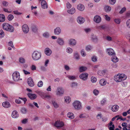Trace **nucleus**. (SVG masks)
Listing matches in <instances>:
<instances>
[{
    "instance_id": "1",
    "label": "nucleus",
    "mask_w": 130,
    "mask_h": 130,
    "mask_svg": "<svg viewBox=\"0 0 130 130\" xmlns=\"http://www.w3.org/2000/svg\"><path fill=\"white\" fill-rule=\"evenodd\" d=\"M126 75L123 73H118L115 75L114 77V79L117 83L126 80Z\"/></svg>"
},
{
    "instance_id": "2",
    "label": "nucleus",
    "mask_w": 130,
    "mask_h": 130,
    "mask_svg": "<svg viewBox=\"0 0 130 130\" xmlns=\"http://www.w3.org/2000/svg\"><path fill=\"white\" fill-rule=\"evenodd\" d=\"M3 29L6 30L11 32H13V27L8 23H4L3 25Z\"/></svg>"
},
{
    "instance_id": "3",
    "label": "nucleus",
    "mask_w": 130,
    "mask_h": 130,
    "mask_svg": "<svg viewBox=\"0 0 130 130\" xmlns=\"http://www.w3.org/2000/svg\"><path fill=\"white\" fill-rule=\"evenodd\" d=\"M41 53L37 51L34 52L32 54V58L35 60H39L41 58Z\"/></svg>"
},
{
    "instance_id": "4",
    "label": "nucleus",
    "mask_w": 130,
    "mask_h": 130,
    "mask_svg": "<svg viewBox=\"0 0 130 130\" xmlns=\"http://www.w3.org/2000/svg\"><path fill=\"white\" fill-rule=\"evenodd\" d=\"M73 105L76 109L79 110L82 108L81 103L78 101H75L73 103Z\"/></svg>"
},
{
    "instance_id": "5",
    "label": "nucleus",
    "mask_w": 130,
    "mask_h": 130,
    "mask_svg": "<svg viewBox=\"0 0 130 130\" xmlns=\"http://www.w3.org/2000/svg\"><path fill=\"white\" fill-rule=\"evenodd\" d=\"M12 77L13 80L15 81L19 80L20 75L19 73L17 72H14L12 74Z\"/></svg>"
},
{
    "instance_id": "6",
    "label": "nucleus",
    "mask_w": 130,
    "mask_h": 130,
    "mask_svg": "<svg viewBox=\"0 0 130 130\" xmlns=\"http://www.w3.org/2000/svg\"><path fill=\"white\" fill-rule=\"evenodd\" d=\"M64 93V90L61 87H58L57 88L56 91V95L57 96H61Z\"/></svg>"
},
{
    "instance_id": "7",
    "label": "nucleus",
    "mask_w": 130,
    "mask_h": 130,
    "mask_svg": "<svg viewBox=\"0 0 130 130\" xmlns=\"http://www.w3.org/2000/svg\"><path fill=\"white\" fill-rule=\"evenodd\" d=\"M22 30L24 33L26 34L29 31V28L28 25L26 24H24L22 26Z\"/></svg>"
},
{
    "instance_id": "8",
    "label": "nucleus",
    "mask_w": 130,
    "mask_h": 130,
    "mask_svg": "<svg viewBox=\"0 0 130 130\" xmlns=\"http://www.w3.org/2000/svg\"><path fill=\"white\" fill-rule=\"evenodd\" d=\"M106 52L109 56L115 55V53L113 50L111 48H108L106 50Z\"/></svg>"
},
{
    "instance_id": "9",
    "label": "nucleus",
    "mask_w": 130,
    "mask_h": 130,
    "mask_svg": "<svg viewBox=\"0 0 130 130\" xmlns=\"http://www.w3.org/2000/svg\"><path fill=\"white\" fill-rule=\"evenodd\" d=\"M64 125L63 123L60 121H56L54 124L55 126L57 128L62 127Z\"/></svg>"
},
{
    "instance_id": "10",
    "label": "nucleus",
    "mask_w": 130,
    "mask_h": 130,
    "mask_svg": "<svg viewBox=\"0 0 130 130\" xmlns=\"http://www.w3.org/2000/svg\"><path fill=\"white\" fill-rule=\"evenodd\" d=\"M77 8L79 11H83L84 10L85 8L83 5L79 4L77 6Z\"/></svg>"
},
{
    "instance_id": "11",
    "label": "nucleus",
    "mask_w": 130,
    "mask_h": 130,
    "mask_svg": "<svg viewBox=\"0 0 130 130\" xmlns=\"http://www.w3.org/2000/svg\"><path fill=\"white\" fill-rule=\"evenodd\" d=\"M77 20L78 23L80 24H82L84 22L85 19L84 18L80 16L77 17Z\"/></svg>"
},
{
    "instance_id": "12",
    "label": "nucleus",
    "mask_w": 130,
    "mask_h": 130,
    "mask_svg": "<svg viewBox=\"0 0 130 130\" xmlns=\"http://www.w3.org/2000/svg\"><path fill=\"white\" fill-rule=\"evenodd\" d=\"M27 82L28 84L30 86L32 87L34 85V83L31 77H29L28 79Z\"/></svg>"
},
{
    "instance_id": "13",
    "label": "nucleus",
    "mask_w": 130,
    "mask_h": 130,
    "mask_svg": "<svg viewBox=\"0 0 130 130\" xmlns=\"http://www.w3.org/2000/svg\"><path fill=\"white\" fill-rule=\"evenodd\" d=\"M88 75L86 73H83L79 76L80 78L84 80H86L88 77Z\"/></svg>"
},
{
    "instance_id": "14",
    "label": "nucleus",
    "mask_w": 130,
    "mask_h": 130,
    "mask_svg": "<svg viewBox=\"0 0 130 130\" xmlns=\"http://www.w3.org/2000/svg\"><path fill=\"white\" fill-rule=\"evenodd\" d=\"M76 44V40L74 39H70L69 40V44L72 46L75 45Z\"/></svg>"
},
{
    "instance_id": "15",
    "label": "nucleus",
    "mask_w": 130,
    "mask_h": 130,
    "mask_svg": "<svg viewBox=\"0 0 130 130\" xmlns=\"http://www.w3.org/2000/svg\"><path fill=\"white\" fill-rule=\"evenodd\" d=\"M101 17L99 15H96L94 17V21L96 23H99L101 21Z\"/></svg>"
},
{
    "instance_id": "16",
    "label": "nucleus",
    "mask_w": 130,
    "mask_h": 130,
    "mask_svg": "<svg viewBox=\"0 0 130 130\" xmlns=\"http://www.w3.org/2000/svg\"><path fill=\"white\" fill-rule=\"evenodd\" d=\"M27 95L28 97L31 100H34L37 97V95L34 94L28 93Z\"/></svg>"
},
{
    "instance_id": "17",
    "label": "nucleus",
    "mask_w": 130,
    "mask_h": 130,
    "mask_svg": "<svg viewBox=\"0 0 130 130\" xmlns=\"http://www.w3.org/2000/svg\"><path fill=\"white\" fill-rule=\"evenodd\" d=\"M67 116L68 117L71 119H74L75 117L74 113L72 112H68V113Z\"/></svg>"
},
{
    "instance_id": "18",
    "label": "nucleus",
    "mask_w": 130,
    "mask_h": 130,
    "mask_svg": "<svg viewBox=\"0 0 130 130\" xmlns=\"http://www.w3.org/2000/svg\"><path fill=\"white\" fill-rule=\"evenodd\" d=\"M41 5L42 8L43 9L47 8L48 7L47 3L44 0H43L42 1Z\"/></svg>"
},
{
    "instance_id": "19",
    "label": "nucleus",
    "mask_w": 130,
    "mask_h": 130,
    "mask_svg": "<svg viewBox=\"0 0 130 130\" xmlns=\"http://www.w3.org/2000/svg\"><path fill=\"white\" fill-rule=\"evenodd\" d=\"M76 12V9L74 7L67 10V12L69 14H74Z\"/></svg>"
},
{
    "instance_id": "20",
    "label": "nucleus",
    "mask_w": 130,
    "mask_h": 130,
    "mask_svg": "<svg viewBox=\"0 0 130 130\" xmlns=\"http://www.w3.org/2000/svg\"><path fill=\"white\" fill-rule=\"evenodd\" d=\"M61 32V30L60 28L57 27L54 30V33L56 35H59Z\"/></svg>"
},
{
    "instance_id": "21",
    "label": "nucleus",
    "mask_w": 130,
    "mask_h": 130,
    "mask_svg": "<svg viewBox=\"0 0 130 130\" xmlns=\"http://www.w3.org/2000/svg\"><path fill=\"white\" fill-rule=\"evenodd\" d=\"M119 106L117 105H114L111 107V110L113 112H116L119 109Z\"/></svg>"
},
{
    "instance_id": "22",
    "label": "nucleus",
    "mask_w": 130,
    "mask_h": 130,
    "mask_svg": "<svg viewBox=\"0 0 130 130\" xmlns=\"http://www.w3.org/2000/svg\"><path fill=\"white\" fill-rule=\"evenodd\" d=\"M19 116V114L16 111H14L12 113V117L13 118H17Z\"/></svg>"
},
{
    "instance_id": "23",
    "label": "nucleus",
    "mask_w": 130,
    "mask_h": 130,
    "mask_svg": "<svg viewBox=\"0 0 130 130\" xmlns=\"http://www.w3.org/2000/svg\"><path fill=\"white\" fill-rule=\"evenodd\" d=\"M45 53L47 55L50 56L52 53V51L50 49L48 48H46L45 50Z\"/></svg>"
},
{
    "instance_id": "24",
    "label": "nucleus",
    "mask_w": 130,
    "mask_h": 130,
    "mask_svg": "<svg viewBox=\"0 0 130 130\" xmlns=\"http://www.w3.org/2000/svg\"><path fill=\"white\" fill-rule=\"evenodd\" d=\"M57 43L59 45H63L64 44V41L61 38H59L57 40Z\"/></svg>"
},
{
    "instance_id": "25",
    "label": "nucleus",
    "mask_w": 130,
    "mask_h": 130,
    "mask_svg": "<svg viewBox=\"0 0 130 130\" xmlns=\"http://www.w3.org/2000/svg\"><path fill=\"white\" fill-rule=\"evenodd\" d=\"M100 84L102 86H104L106 84V81L104 79H102L100 81Z\"/></svg>"
},
{
    "instance_id": "26",
    "label": "nucleus",
    "mask_w": 130,
    "mask_h": 130,
    "mask_svg": "<svg viewBox=\"0 0 130 130\" xmlns=\"http://www.w3.org/2000/svg\"><path fill=\"white\" fill-rule=\"evenodd\" d=\"M111 61L115 63L117 62L119 60V59L118 57L115 56H112L111 58Z\"/></svg>"
},
{
    "instance_id": "27",
    "label": "nucleus",
    "mask_w": 130,
    "mask_h": 130,
    "mask_svg": "<svg viewBox=\"0 0 130 130\" xmlns=\"http://www.w3.org/2000/svg\"><path fill=\"white\" fill-rule=\"evenodd\" d=\"M36 92L43 98L45 95L43 92L37 90L36 91Z\"/></svg>"
},
{
    "instance_id": "28",
    "label": "nucleus",
    "mask_w": 130,
    "mask_h": 130,
    "mask_svg": "<svg viewBox=\"0 0 130 130\" xmlns=\"http://www.w3.org/2000/svg\"><path fill=\"white\" fill-rule=\"evenodd\" d=\"M2 105L3 107L6 108H8L10 106V104L9 103L7 102L3 103Z\"/></svg>"
},
{
    "instance_id": "29",
    "label": "nucleus",
    "mask_w": 130,
    "mask_h": 130,
    "mask_svg": "<svg viewBox=\"0 0 130 130\" xmlns=\"http://www.w3.org/2000/svg\"><path fill=\"white\" fill-rule=\"evenodd\" d=\"M52 96L51 95L49 94L45 95L43 99L47 100H50L52 98Z\"/></svg>"
},
{
    "instance_id": "30",
    "label": "nucleus",
    "mask_w": 130,
    "mask_h": 130,
    "mask_svg": "<svg viewBox=\"0 0 130 130\" xmlns=\"http://www.w3.org/2000/svg\"><path fill=\"white\" fill-rule=\"evenodd\" d=\"M105 73V70H100L98 71V75L101 76H103Z\"/></svg>"
},
{
    "instance_id": "31",
    "label": "nucleus",
    "mask_w": 130,
    "mask_h": 130,
    "mask_svg": "<svg viewBox=\"0 0 130 130\" xmlns=\"http://www.w3.org/2000/svg\"><path fill=\"white\" fill-rule=\"evenodd\" d=\"M65 102L67 103H69L71 101V99L70 97L69 96H66L64 98Z\"/></svg>"
},
{
    "instance_id": "32",
    "label": "nucleus",
    "mask_w": 130,
    "mask_h": 130,
    "mask_svg": "<svg viewBox=\"0 0 130 130\" xmlns=\"http://www.w3.org/2000/svg\"><path fill=\"white\" fill-rule=\"evenodd\" d=\"M104 9L106 12H109L111 10V7L108 6H105L104 7Z\"/></svg>"
},
{
    "instance_id": "33",
    "label": "nucleus",
    "mask_w": 130,
    "mask_h": 130,
    "mask_svg": "<svg viewBox=\"0 0 130 130\" xmlns=\"http://www.w3.org/2000/svg\"><path fill=\"white\" fill-rule=\"evenodd\" d=\"M114 21L115 23L117 24H119L121 22V19L120 18H115Z\"/></svg>"
},
{
    "instance_id": "34",
    "label": "nucleus",
    "mask_w": 130,
    "mask_h": 130,
    "mask_svg": "<svg viewBox=\"0 0 130 130\" xmlns=\"http://www.w3.org/2000/svg\"><path fill=\"white\" fill-rule=\"evenodd\" d=\"M52 103L54 107L56 108H58L59 107V105L57 103L54 101H52Z\"/></svg>"
},
{
    "instance_id": "35",
    "label": "nucleus",
    "mask_w": 130,
    "mask_h": 130,
    "mask_svg": "<svg viewBox=\"0 0 130 130\" xmlns=\"http://www.w3.org/2000/svg\"><path fill=\"white\" fill-rule=\"evenodd\" d=\"M5 20V17L3 14H0V22H3Z\"/></svg>"
},
{
    "instance_id": "36",
    "label": "nucleus",
    "mask_w": 130,
    "mask_h": 130,
    "mask_svg": "<svg viewBox=\"0 0 130 130\" xmlns=\"http://www.w3.org/2000/svg\"><path fill=\"white\" fill-rule=\"evenodd\" d=\"M67 77L71 80H74L76 78V77L74 75H68Z\"/></svg>"
},
{
    "instance_id": "37",
    "label": "nucleus",
    "mask_w": 130,
    "mask_h": 130,
    "mask_svg": "<svg viewBox=\"0 0 130 130\" xmlns=\"http://www.w3.org/2000/svg\"><path fill=\"white\" fill-rule=\"evenodd\" d=\"M19 62L22 63H24L25 62V59L22 57H20L19 59Z\"/></svg>"
},
{
    "instance_id": "38",
    "label": "nucleus",
    "mask_w": 130,
    "mask_h": 130,
    "mask_svg": "<svg viewBox=\"0 0 130 130\" xmlns=\"http://www.w3.org/2000/svg\"><path fill=\"white\" fill-rule=\"evenodd\" d=\"M32 31L34 32H36L38 30L37 27L36 26L34 25L32 26Z\"/></svg>"
},
{
    "instance_id": "39",
    "label": "nucleus",
    "mask_w": 130,
    "mask_h": 130,
    "mask_svg": "<svg viewBox=\"0 0 130 130\" xmlns=\"http://www.w3.org/2000/svg\"><path fill=\"white\" fill-rule=\"evenodd\" d=\"M43 35L44 37L47 38L49 36V34L48 32H46L43 34Z\"/></svg>"
},
{
    "instance_id": "40",
    "label": "nucleus",
    "mask_w": 130,
    "mask_h": 130,
    "mask_svg": "<svg viewBox=\"0 0 130 130\" xmlns=\"http://www.w3.org/2000/svg\"><path fill=\"white\" fill-rule=\"evenodd\" d=\"M66 51L69 53H71L72 52L73 50L71 48L68 47L66 49Z\"/></svg>"
},
{
    "instance_id": "41",
    "label": "nucleus",
    "mask_w": 130,
    "mask_h": 130,
    "mask_svg": "<svg viewBox=\"0 0 130 130\" xmlns=\"http://www.w3.org/2000/svg\"><path fill=\"white\" fill-rule=\"evenodd\" d=\"M106 27L105 25H102L99 26H97L96 27V28L98 29H105Z\"/></svg>"
},
{
    "instance_id": "42",
    "label": "nucleus",
    "mask_w": 130,
    "mask_h": 130,
    "mask_svg": "<svg viewBox=\"0 0 130 130\" xmlns=\"http://www.w3.org/2000/svg\"><path fill=\"white\" fill-rule=\"evenodd\" d=\"M21 111L22 113L25 114L27 111V109L25 108H22L21 109Z\"/></svg>"
},
{
    "instance_id": "43",
    "label": "nucleus",
    "mask_w": 130,
    "mask_h": 130,
    "mask_svg": "<svg viewBox=\"0 0 130 130\" xmlns=\"http://www.w3.org/2000/svg\"><path fill=\"white\" fill-rule=\"evenodd\" d=\"M99 91L97 89H95L93 91V93L95 95H97L99 93Z\"/></svg>"
},
{
    "instance_id": "44",
    "label": "nucleus",
    "mask_w": 130,
    "mask_h": 130,
    "mask_svg": "<svg viewBox=\"0 0 130 130\" xmlns=\"http://www.w3.org/2000/svg\"><path fill=\"white\" fill-rule=\"evenodd\" d=\"M87 68L85 67H80L79 70L80 72H82L86 70Z\"/></svg>"
},
{
    "instance_id": "45",
    "label": "nucleus",
    "mask_w": 130,
    "mask_h": 130,
    "mask_svg": "<svg viewBox=\"0 0 130 130\" xmlns=\"http://www.w3.org/2000/svg\"><path fill=\"white\" fill-rule=\"evenodd\" d=\"M4 32L2 30H0V38H2L4 37Z\"/></svg>"
},
{
    "instance_id": "46",
    "label": "nucleus",
    "mask_w": 130,
    "mask_h": 130,
    "mask_svg": "<svg viewBox=\"0 0 130 130\" xmlns=\"http://www.w3.org/2000/svg\"><path fill=\"white\" fill-rule=\"evenodd\" d=\"M127 27L128 28H130V19L128 20L126 22Z\"/></svg>"
},
{
    "instance_id": "47",
    "label": "nucleus",
    "mask_w": 130,
    "mask_h": 130,
    "mask_svg": "<svg viewBox=\"0 0 130 130\" xmlns=\"http://www.w3.org/2000/svg\"><path fill=\"white\" fill-rule=\"evenodd\" d=\"M91 80L92 83H95L97 81L96 78L92 76L91 78Z\"/></svg>"
},
{
    "instance_id": "48",
    "label": "nucleus",
    "mask_w": 130,
    "mask_h": 130,
    "mask_svg": "<svg viewBox=\"0 0 130 130\" xmlns=\"http://www.w3.org/2000/svg\"><path fill=\"white\" fill-rule=\"evenodd\" d=\"M106 100L105 99H103L101 102V104L102 106L105 105L106 102Z\"/></svg>"
},
{
    "instance_id": "49",
    "label": "nucleus",
    "mask_w": 130,
    "mask_h": 130,
    "mask_svg": "<svg viewBox=\"0 0 130 130\" xmlns=\"http://www.w3.org/2000/svg\"><path fill=\"white\" fill-rule=\"evenodd\" d=\"M14 16L11 14L9 15L8 17V20L9 21H11L13 18Z\"/></svg>"
},
{
    "instance_id": "50",
    "label": "nucleus",
    "mask_w": 130,
    "mask_h": 130,
    "mask_svg": "<svg viewBox=\"0 0 130 130\" xmlns=\"http://www.w3.org/2000/svg\"><path fill=\"white\" fill-rule=\"evenodd\" d=\"M43 85V82L42 81H40L38 83V87H42Z\"/></svg>"
},
{
    "instance_id": "51",
    "label": "nucleus",
    "mask_w": 130,
    "mask_h": 130,
    "mask_svg": "<svg viewBox=\"0 0 130 130\" xmlns=\"http://www.w3.org/2000/svg\"><path fill=\"white\" fill-rule=\"evenodd\" d=\"M92 38L93 41L94 42L96 41H97V38L94 35H92Z\"/></svg>"
},
{
    "instance_id": "52",
    "label": "nucleus",
    "mask_w": 130,
    "mask_h": 130,
    "mask_svg": "<svg viewBox=\"0 0 130 130\" xmlns=\"http://www.w3.org/2000/svg\"><path fill=\"white\" fill-rule=\"evenodd\" d=\"M92 48V46L90 45H88L86 47V50L87 51H89Z\"/></svg>"
},
{
    "instance_id": "53",
    "label": "nucleus",
    "mask_w": 130,
    "mask_h": 130,
    "mask_svg": "<svg viewBox=\"0 0 130 130\" xmlns=\"http://www.w3.org/2000/svg\"><path fill=\"white\" fill-rule=\"evenodd\" d=\"M74 57L76 59H79V58L78 54L77 53H75L74 54Z\"/></svg>"
},
{
    "instance_id": "54",
    "label": "nucleus",
    "mask_w": 130,
    "mask_h": 130,
    "mask_svg": "<svg viewBox=\"0 0 130 130\" xmlns=\"http://www.w3.org/2000/svg\"><path fill=\"white\" fill-rule=\"evenodd\" d=\"M91 60L92 61L95 62L97 61V58L96 56H93L91 58Z\"/></svg>"
},
{
    "instance_id": "55",
    "label": "nucleus",
    "mask_w": 130,
    "mask_h": 130,
    "mask_svg": "<svg viewBox=\"0 0 130 130\" xmlns=\"http://www.w3.org/2000/svg\"><path fill=\"white\" fill-rule=\"evenodd\" d=\"M77 84L76 83L73 82L71 85V87H74L77 86Z\"/></svg>"
},
{
    "instance_id": "56",
    "label": "nucleus",
    "mask_w": 130,
    "mask_h": 130,
    "mask_svg": "<svg viewBox=\"0 0 130 130\" xmlns=\"http://www.w3.org/2000/svg\"><path fill=\"white\" fill-rule=\"evenodd\" d=\"M81 54L83 57H85L86 55V54L84 50H82L81 51Z\"/></svg>"
},
{
    "instance_id": "57",
    "label": "nucleus",
    "mask_w": 130,
    "mask_h": 130,
    "mask_svg": "<svg viewBox=\"0 0 130 130\" xmlns=\"http://www.w3.org/2000/svg\"><path fill=\"white\" fill-rule=\"evenodd\" d=\"M126 10V8L125 7H123L119 12L120 14H122Z\"/></svg>"
},
{
    "instance_id": "58",
    "label": "nucleus",
    "mask_w": 130,
    "mask_h": 130,
    "mask_svg": "<svg viewBox=\"0 0 130 130\" xmlns=\"http://www.w3.org/2000/svg\"><path fill=\"white\" fill-rule=\"evenodd\" d=\"M116 0H109L110 3L111 5H114L116 2Z\"/></svg>"
},
{
    "instance_id": "59",
    "label": "nucleus",
    "mask_w": 130,
    "mask_h": 130,
    "mask_svg": "<svg viewBox=\"0 0 130 130\" xmlns=\"http://www.w3.org/2000/svg\"><path fill=\"white\" fill-rule=\"evenodd\" d=\"M106 39L109 41H112V38L109 36H107L106 38Z\"/></svg>"
},
{
    "instance_id": "60",
    "label": "nucleus",
    "mask_w": 130,
    "mask_h": 130,
    "mask_svg": "<svg viewBox=\"0 0 130 130\" xmlns=\"http://www.w3.org/2000/svg\"><path fill=\"white\" fill-rule=\"evenodd\" d=\"M71 7V5L69 2H67V8L68 9H70Z\"/></svg>"
},
{
    "instance_id": "61",
    "label": "nucleus",
    "mask_w": 130,
    "mask_h": 130,
    "mask_svg": "<svg viewBox=\"0 0 130 130\" xmlns=\"http://www.w3.org/2000/svg\"><path fill=\"white\" fill-rule=\"evenodd\" d=\"M105 19L108 21H109L110 20V18L107 15H105Z\"/></svg>"
},
{
    "instance_id": "62",
    "label": "nucleus",
    "mask_w": 130,
    "mask_h": 130,
    "mask_svg": "<svg viewBox=\"0 0 130 130\" xmlns=\"http://www.w3.org/2000/svg\"><path fill=\"white\" fill-rule=\"evenodd\" d=\"M109 130H114L115 128L114 125H113L111 126H108Z\"/></svg>"
},
{
    "instance_id": "63",
    "label": "nucleus",
    "mask_w": 130,
    "mask_h": 130,
    "mask_svg": "<svg viewBox=\"0 0 130 130\" xmlns=\"http://www.w3.org/2000/svg\"><path fill=\"white\" fill-rule=\"evenodd\" d=\"M31 69L33 71H34L36 70V67L34 65H32L31 67Z\"/></svg>"
},
{
    "instance_id": "64",
    "label": "nucleus",
    "mask_w": 130,
    "mask_h": 130,
    "mask_svg": "<svg viewBox=\"0 0 130 130\" xmlns=\"http://www.w3.org/2000/svg\"><path fill=\"white\" fill-rule=\"evenodd\" d=\"M102 114L100 113L98 114L97 116V118L98 119H99L102 118Z\"/></svg>"
}]
</instances>
